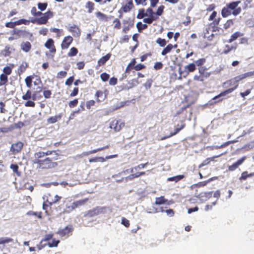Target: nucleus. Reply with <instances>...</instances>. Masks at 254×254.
Here are the masks:
<instances>
[{
    "instance_id": "obj_1",
    "label": "nucleus",
    "mask_w": 254,
    "mask_h": 254,
    "mask_svg": "<svg viewBox=\"0 0 254 254\" xmlns=\"http://www.w3.org/2000/svg\"><path fill=\"white\" fill-rule=\"evenodd\" d=\"M58 160L57 156L48 157H38L37 155H34L32 162L37 165V168L42 169H50L56 167L58 163L55 161Z\"/></svg>"
},
{
    "instance_id": "obj_2",
    "label": "nucleus",
    "mask_w": 254,
    "mask_h": 254,
    "mask_svg": "<svg viewBox=\"0 0 254 254\" xmlns=\"http://www.w3.org/2000/svg\"><path fill=\"white\" fill-rule=\"evenodd\" d=\"M240 3V0H237L227 3L221 10L222 16L225 18L231 14L234 16L239 15L242 11L241 7L238 6Z\"/></svg>"
},
{
    "instance_id": "obj_3",
    "label": "nucleus",
    "mask_w": 254,
    "mask_h": 254,
    "mask_svg": "<svg viewBox=\"0 0 254 254\" xmlns=\"http://www.w3.org/2000/svg\"><path fill=\"white\" fill-rule=\"evenodd\" d=\"M41 15H42V16L39 18H36L32 19L31 22L32 23H36L38 25L46 24L48 22V19L53 17V12L50 10L44 13L41 11H37L35 16H39Z\"/></svg>"
},
{
    "instance_id": "obj_4",
    "label": "nucleus",
    "mask_w": 254,
    "mask_h": 254,
    "mask_svg": "<svg viewBox=\"0 0 254 254\" xmlns=\"http://www.w3.org/2000/svg\"><path fill=\"white\" fill-rule=\"evenodd\" d=\"M124 126V123L116 119L113 120L110 123V128L115 132L120 131Z\"/></svg>"
},
{
    "instance_id": "obj_5",
    "label": "nucleus",
    "mask_w": 254,
    "mask_h": 254,
    "mask_svg": "<svg viewBox=\"0 0 254 254\" xmlns=\"http://www.w3.org/2000/svg\"><path fill=\"white\" fill-rule=\"evenodd\" d=\"M196 69L195 64L194 63H190L189 64L186 65L185 66V71H182L181 70V68L179 69V74L181 76H183L186 77L188 75L189 73L192 72L194 71Z\"/></svg>"
},
{
    "instance_id": "obj_6",
    "label": "nucleus",
    "mask_w": 254,
    "mask_h": 254,
    "mask_svg": "<svg viewBox=\"0 0 254 254\" xmlns=\"http://www.w3.org/2000/svg\"><path fill=\"white\" fill-rule=\"evenodd\" d=\"M73 41V39L71 36H67L64 38L62 43H61V48L62 50H66L67 49L71 44L72 43Z\"/></svg>"
},
{
    "instance_id": "obj_7",
    "label": "nucleus",
    "mask_w": 254,
    "mask_h": 254,
    "mask_svg": "<svg viewBox=\"0 0 254 254\" xmlns=\"http://www.w3.org/2000/svg\"><path fill=\"white\" fill-rule=\"evenodd\" d=\"M35 155H37V158L38 157H45L48 155H51V157L57 156L58 159H59V155L55 150H48L46 152L39 151L34 154Z\"/></svg>"
},
{
    "instance_id": "obj_8",
    "label": "nucleus",
    "mask_w": 254,
    "mask_h": 254,
    "mask_svg": "<svg viewBox=\"0 0 254 254\" xmlns=\"http://www.w3.org/2000/svg\"><path fill=\"white\" fill-rule=\"evenodd\" d=\"M103 208L99 207H95L92 209L87 211L85 214L84 216L87 217H92L96 215H98L103 211Z\"/></svg>"
},
{
    "instance_id": "obj_9",
    "label": "nucleus",
    "mask_w": 254,
    "mask_h": 254,
    "mask_svg": "<svg viewBox=\"0 0 254 254\" xmlns=\"http://www.w3.org/2000/svg\"><path fill=\"white\" fill-rule=\"evenodd\" d=\"M23 143L21 141L13 143L10 147V151L13 154H16L20 152L23 148Z\"/></svg>"
},
{
    "instance_id": "obj_10",
    "label": "nucleus",
    "mask_w": 254,
    "mask_h": 254,
    "mask_svg": "<svg viewBox=\"0 0 254 254\" xmlns=\"http://www.w3.org/2000/svg\"><path fill=\"white\" fill-rule=\"evenodd\" d=\"M118 157V154H114L112 155L107 156L105 158L103 157H95L92 158H90L89 160L90 163L101 162H104L106 160L116 158Z\"/></svg>"
},
{
    "instance_id": "obj_11",
    "label": "nucleus",
    "mask_w": 254,
    "mask_h": 254,
    "mask_svg": "<svg viewBox=\"0 0 254 254\" xmlns=\"http://www.w3.org/2000/svg\"><path fill=\"white\" fill-rule=\"evenodd\" d=\"M72 230L73 228L71 226H66L64 229L58 230L57 233L62 237H68L69 233H71Z\"/></svg>"
},
{
    "instance_id": "obj_12",
    "label": "nucleus",
    "mask_w": 254,
    "mask_h": 254,
    "mask_svg": "<svg viewBox=\"0 0 254 254\" xmlns=\"http://www.w3.org/2000/svg\"><path fill=\"white\" fill-rule=\"evenodd\" d=\"M227 85V87L232 86L228 89H233V92L239 86V84L237 83L235 78L227 80L223 84V86Z\"/></svg>"
},
{
    "instance_id": "obj_13",
    "label": "nucleus",
    "mask_w": 254,
    "mask_h": 254,
    "mask_svg": "<svg viewBox=\"0 0 254 254\" xmlns=\"http://www.w3.org/2000/svg\"><path fill=\"white\" fill-rule=\"evenodd\" d=\"M45 46L49 50L51 53L55 54L56 52V48L54 45V41L53 39L51 38L48 39L45 43Z\"/></svg>"
},
{
    "instance_id": "obj_14",
    "label": "nucleus",
    "mask_w": 254,
    "mask_h": 254,
    "mask_svg": "<svg viewBox=\"0 0 254 254\" xmlns=\"http://www.w3.org/2000/svg\"><path fill=\"white\" fill-rule=\"evenodd\" d=\"M68 31L71 33L74 37H79L80 36L81 30L79 27L75 24L69 26Z\"/></svg>"
},
{
    "instance_id": "obj_15",
    "label": "nucleus",
    "mask_w": 254,
    "mask_h": 254,
    "mask_svg": "<svg viewBox=\"0 0 254 254\" xmlns=\"http://www.w3.org/2000/svg\"><path fill=\"white\" fill-rule=\"evenodd\" d=\"M126 3L123 4L120 8L125 13L128 12L134 7L132 0H125Z\"/></svg>"
},
{
    "instance_id": "obj_16",
    "label": "nucleus",
    "mask_w": 254,
    "mask_h": 254,
    "mask_svg": "<svg viewBox=\"0 0 254 254\" xmlns=\"http://www.w3.org/2000/svg\"><path fill=\"white\" fill-rule=\"evenodd\" d=\"M246 158V156H244L239 160H238L236 162L234 163L232 165L228 166V171H234L236 169H237L239 166H240L242 163L244 162Z\"/></svg>"
},
{
    "instance_id": "obj_17",
    "label": "nucleus",
    "mask_w": 254,
    "mask_h": 254,
    "mask_svg": "<svg viewBox=\"0 0 254 254\" xmlns=\"http://www.w3.org/2000/svg\"><path fill=\"white\" fill-rule=\"evenodd\" d=\"M95 15L97 18L99 19V20L103 22H107L110 19H111L114 17L113 16L110 15L108 16L107 15L102 13L100 11H97L95 13Z\"/></svg>"
},
{
    "instance_id": "obj_18",
    "label": "nucleus",
    "mask_w": 254,
    "mask_h": 254,
    "mask_svg": "<svg viewBox=\"0 0 254 254\" xmlns=\"http://www.w3.org/2000/svg\"><path fill=\"white\" fill-rule=\"evenodd\" d=\"M51 197L52 195L50 194H49L46 199V202L49 204L50 206H51L53 204L59 202L62 198L61 196H60L57 194L55 196L54 198H51Z\"/></svg>"
},
{
    "instance_id": "obj_19",
    "label": "nucleus",
    "mask_w": 254,
    "mask_h": 254,
    "mask_svg": "<svg viewBox=\"0 0 254 254\" xmlns=\"http://www.w3.org/2000/svg\"><path fill=\"white\" fill-rule=\"evenodd\" d=\"M54 234L53 233H50L48 234L45 235L44 238L41 240L40 242V243L39 245H38V248L39 250H41L43 248H44L47 244H45L44 245H42V243L43 242H47L49 241V240H51L53 237Z\"/></svg>"
},
{
    "instance_id": "obj_20",
    "label": "nucleus",
    "mask_w": 254,
    "mask_h": 254,
    "mask_svg": "<svg viewBox=\"0 0 254 254\" xmlns=\"http://www.w3.org/2000/svg\"><path fill=\"white\" fill-rule=\"evenodd\" d=\"M140 176V173L137 172L134 174H131V175H130L129 176L127 177L126 178H122L121 180H117V182H121L122 181H124V180H125L126 182H127L129 180V181L132 180L134 179V178H138Z\"/></svg>"
},
{
    "instance_id": "obj_21",
    "label": "nucleus",
    "mask_w": 254,
    "mask_h": 254,
    "mask_svg": "<svg viewBox=\"0 0 254 254\" xmlns=\"http://www.w3.org/2000/svg\"><path fill=\"white\" fill-rule=\"evenodd\" d=\"M111 54L110 53L107 54L105 56L102 57L98 61V66H101L105 64L110 59Z\"/></svg>"
},
{
    "instance_id": "obj_22",
    "label": "nucleus",
    "mask_w": 254,
    "mask_h": 254,
    "mask_svg": "<svg viewBox=\"0 0 254 254\" xmlns=\"http://www.w3.org/2000/svg\"><path fill=\"white\" fill-rule=\"evenodd\" d=\"M20 47L23 51L27 53L29 52L31 49V44L28 41L23 42L20 45Z\"/></svg>"
},
{
    "instance_id": "obj_23",
    "label": "nucleus",
    "mask_w": 254,
    "mask_h": 254,
    "mask_svg": "<svg viewBox=\"0 0 254 254\" xmlns=\"http://www.w3.org/2000/svg\"><path fill=\"white\" fill-rule=\"evenodd\" d=\"M12 35H16L19 37L24 36V35L29 34V33L25 30H20L14 29L11 32Z\"/></svg>"
},
{
    "instance_id": "obj_24",
    "label": "nucleus",
    "mask_w": 254,
    "mask_h": 254,
    "mask_svg": "<svg viewBox=\"0 0 254 254\" xmlns=\"http://www.w3.org/2000/svg\"><path fill=\"white\" fill-rule=\"evenodd\" d=\"M89 199L88 198H85L83 199L77 200L72 202L74 207L76 209L81 206L84 205L86 202H88Z\"/></svg>"
},
{
    "instance_id": "obj_25",
    "label": "nucleus",
    "mask_w": 254,
    "mask_h": 254,
    "mask_svg": "<svg viewBox=\"0 0 254 254\" xmlns=\"http://www.w3.org/2000/svg\"><path fill=\"white\" fill-rule=\"evenodd\" d=\"M199 74L204 76L205 78H208L210 75V73L206 72L207 68L206 66H202L198 68Z\"/></svg>"
},
{
    "instance_id": "obj_26",
    "label": "nucleus",
    "mask_w": 254,
    "mask_h": 254,
    "mask_svg": "<svg viewBox=\"0 0 254 254\" xmlns=\"http://www.w3.org/2000/svg\"><path fill=\"white\" fill-rule=\"evenodd\" d=\"M109 148V145H106V146H105L104 147H101V148H97V149H94V150L88 151V152H83V154L84 156H87V155H90L91 154L95 153H96V152H97L98 151H102V150H103L106 149H108Z\"/></svg>"
},
{
    "instance_id": "obj_27",
    "label": "nucleus",
    "mask_w": 254,
    "mask_h": 254,
    "mask_svg": "<svg viewBox=\"0 0 254 254\" xmlns=\"http://www.w3.org/2000/svg\"><path fill=\"white\" fill-rule=\"evenodd\" d=\"M62 118V115L61 114L52 116L50 117L47 120V122L49 124H54L56 123L57 121L60 120Z\"/></svg>"
},
{
    "instance_id": "obj_28",
    "label": "nucleus",
    "mask_w": 254,
    "mask_h": 254,
    "mask_svg": "<svg viewBox=\"0 0 254 254\" xmlns=\"http://www.w3.org/2000/svg\"><path fill=\"white\" fill-rule=\"evenodd\" d=\"M233 92V89H226L222 92H221L217 96H215L214 98H212V100H216L220 97L227 96V95Z\"/></svg>"
},
{
    "instance_id": "obj_29",
    "label": "nucleus",
    "mask_w": 254,
    "mask_h": 254,
    "mask_svg": "<svg viewBox=\"0 0 254 254\" xmlns=\"http://www.w3.org/2000/svg\"><path fill=\"white\" fill-rule=\"evenodd\" d=\"M186 126V124L185 123H183L181 125V127H176L175 129L174 132H171L170 134L167 136V137H164L162 139H165L168 137L174 136L177 134L181 130H182L183 128H184Z\"/></svg>"
},
{
    "instance_id": "obj_30",
    "label": "nucleus",
    "mask_w": 254,
    "mask_h": 254,
    "mask_svg": "<svg viewBox=\"0 0 254 254\" xmlns=\"http://www.w3.org/2000/svg\"><path fill=\"white\" fill-rule=\"evenodd\" d=\"M28 66V64L26 63H22L17 69V73L18 75L22 74L26 70Z\"/></svg>"
},
{
    "instance_id": "obj_31",
    "label": "nucleus",
    "mask_w": 254,
    "mask_h": 254,
    "mask_svg": "<svg viewBox=\"0 0 254 254\" xmlns=\"http://www.w3.org/2000/svg\"><path fill=\"white\" fill-rule=\"evenodd\" d=\"M94 6L95 4L93 2L90 1H87L85 6V8L88 10V12L89 13L92 12V11L94 9Z\"/></svg>"
},
{
    "instance_id": "obj_32",
    "label": "nucleus",
    "mask_w": 254,
    "mask_h": 254,
    "mask_svg": "<svg viewBox=\"0 0 254 254\" xmlns=\"http://www.w3.org/2000/svg\"><path fill=\"white\" fill-rule=\"evenodd\" d=\"M184 178H185V176L184 175H180L168 178L167 179V181H168V182L174 181L175 182H178L179 181L184 179Z\"/></svg>"
},
{
    "instance_id": "obj_33",
    "label": "nucleus",
    "mask_w": 254,
    "mask_h": 254,
    "mask_svg": "<svg viewBox=\"0 0 254 254\" xmlns=\"http://www.w3.org/2000/svg\"><path fill=\"white\" fill-rule=\"evenodd\" d=\"M173 48V45L172 44H169L162 51L161 55L165 56L168 53H170Z\"/></svg>"
},
{
    "instance_id": "obj_34",
    "label": "nucleus",
    "mask_w": 254,
    "mask_h": 254,
    "mask_svg": "<svg viewBox=\"0 0 254 254\" xmlns=\"http://www.w3.org/2000/svg\"><path fill=\"white\" fill-rule=\"evenodd\" d=\"M237 48L236 46L226 45L225 46L223 53L224 54H227L232 50H235Z\"/></svg>"
},
{
    "instance_id": "obj_35",
    "label": "nucleus",
    "mask_w": 254,
    "mask_h": 254,
    "mask_svg": "<svg viewBox=\"0 0 254 254\" xmlns=\"http://www.w3.org/2000/svg\"><path fill=\"white\" fill-rule=\"evenodd\" d=\"M128 86L126 87V89H129L133 88L137 84H138V81L137 79H132L128 81Z\"/></svg>"
},
{
    "instance_id": "obj_36",
    "label": "nucleus",
    "mask_w": 254,
    "mask_h": 254,
    "mask_svg": "<svg viewBox=\"0 0 254 254\" xmlns=\"http://www.w3.org/2000/svg\"><path fill=\"white\" fill-rule=\"evenodd\" d=\"M168 200L166 199L164 196H161L159 197H156L155 200V204L157 205H161L166 203Z\"/></svg>"
},
{
    "instance_id": "obj_37",
    "label": "nucleus",
    "mask_w": 254,
    "mask_h": 254,
    "mask_svg": "<svg viewBox=\"0 0 254 254\" xmlns=\"http://www.w3.org/2000/svg\"><path fill=\"white\" fill-rule=\"evenodd\" d=\"M243 35V34L242 33H241L239 31H237L236 32H235L234 33H233L231 36V37L228 40V42L229 43H231L233 41H235V40H236L238 37L241 36Z\"/></svg>"
},
{
    "instance_id": "obj_38",
    "label": "nucleus",
    "mask_w": 254,
    "mask_h": 254,
    "mask_svg": "<svg viewBox=\"0 0 254 254\" xmlns=\"http://www.w3.org/2000/svg\"><path fill=\"white\" fill-rule=\"evenodd\" d=\"M206 61L205 58H200L195 61L194 63L195 64V66L199 68V67L203 66V65L205 63Z\"/></svg>"
},
{
    "instance_id": "obj_39",
    "label": "nucleus",
    "mask_w": 254,
    "mask_h": 254,
    "mask_svg": "<svg viewBox=\"0 0 254 254\" xmlns=\"http://www.w3.org/2000/svg\"><path fill=\"white\" fill-rule=\"evenodd\" d=\"M234 24V20L232 19H228L223 24V28L224 29L227 30L232 26Z\"/></svg>"
},
{
    "instance_id": "obj_40",
    "label": "nucleus",
    "mask_w": 254,
    "mask_h": 254,
    "mask_svg": "<svg viewBox=\"0 0 254 254\" xmlns=\"http://www.w3.org/2000/svg\"><path fill=\"white\" fill-rule=\"evenodd\" d=\"M8 81L7 76L3 73L0 75V86L5 84Z\"/></svg>"
},
{
    "instance_id": "obj_41",
    "label": "nucleus",
    "mask_w": 254,
    "mask_h": 254,
    "mask_svg": "<svg viewBox=\"0 0 254 254\" xmlns=\"http://www.w3.org/2000/svg\"><path fill=\"white\" fill-rule=\"evenodd\" d=\"M78 52V49L76 48L73 47L70 48L67 53V56L70 57H74L77 54Z\"/></svg>"
},
{
    "instance_id": "obj_42",
    "label": "nucleus",
    "mask_w": 254,
    "mask_h": 254,
    "mask_svg": "<svg viewBox=\"0 0 254 254\" xmlns=\"http://www.w3.org/2000/svg\"><path fill=\"white\" fill-rule=\"evenodd\" d=\"M60 240H56L55 239H52V241L51 242H48L47 244V245L50 248H53V247H57L59 244L60 243Z\"/></svg>"
},
{
    "instance_id": "obj_43",
    "label": "nucleus",
    "mask_w": 254,
    "mask_h": 254,
    "mask_svg": "<svg viewBox=\"0 0 254 254\" xmlns=\"http://www.w3.org/2000/svg\"><path fill=\"white\" fill-rule=\"evenodd\" d=\"M192 103H193L188 104L186 106L182 107L179 110H178L176 112V114L175 115V117L178 116L179 115H180L181 114L183 113L186 110V109L188 108H189Z\"/></svg>"
},
{
    "instance_id": "obj_44",
    "label": "nucleus",
    "mask_w": 254,
    "mask_h": 254,
    "mask_svg": "<svg viewBox=\"0 0 254 254\" xmlns=\"http://www.w3.org/2000/svg\"><path fill=\"white\" fill-rule=\"evenodd\" d=\"M33 78V76H28L25 79V82L27 87L30 88L32 86V79Z\"/></svg>"
},
{
    "instance_id": "obj_45",
    "label": "nucleus",
    "mask_w": 254,
    "mask_h": 254,
    "mask_svg": "<svg viewBox=\"0 0 254 254\" xmlns=\"http://www.w3.org/2000/svg\"><path fill=\"white\" fill-rule=\"evenodd\" d=\"M114 28L115 29H120L121 28V23L119 18H115L113 21Z\"/></svg>"
},
{
    "instance_id": "obj_46",
    "label": "nucleus",
    "mask_w": 254,
    "mask_h": 254,
    "mask_svg": "<svg viewBox=\"0 0 254 254\" xmlns=\"http://www.w3.org/2000/svg\"><path fill=\"white\" fill-rule=\"evenodd\" d=\"M13 240L10 238H0V245L13 242Z\"/></svg>"
},
{
    "instance_id": "obj_47",
    "label": "nucleus",
    "mask_w": 254,
    "mask_h": 254,
    "mask_svg": "<svg viewBox=\"0 0 254 254\" xmlns=\"http://www.w3.org/2000/svg\"><path fill=\"white\" fill-rule=\"evenodd\" d=\"M32 93L30 90H28L26 93L23 95L22 97V99L23 100H30L31 98Z\"/></svg>"
},
{
    "instance_id": "obj_48",
    "label": "nucleus",
    "mask_w": 254,
    "mask_h": 254,
    "mask_svg": "<svg viewBox=\"0 0 254 254\" xmlns=\"http://www.w3.org/2000/svg\"><path fill=\"white\" fill-rule=\"evenodd\" d=\"M10 169H11L13 171L16 173L18 176H20V172H19L18 171V166L17 164H12L10 165Z\"/></svg>"
},
{
    "instance_id": "obj_49",
    "label": "nucleus",
    "mask_w": 254,
    "mask_h": 254,
    "mask_svg": "<svg viewBox=\"0 0 254 254\" xmlns=\"http://www.w3.org/2000/svg\"><path fill=\"white\" fill-rule=\"evenodd\" d=\"M156 42L159 45L160 47H163L166 45V41L164 39L158 38L157 39Z\"/></svg>"
},
{
    "instance_id": "obj_50",
    "label": "nucleus",
    "mask_w": 254,
    "mask_h": 254,
    "mask_svg": "<svg viewBox=\"0 0 254 254\" xmlns=\"http://www.w3.org/2000/svg\"><path fill=\"white\" fill-rule=\"evenodd\" d=\"M148 164V162H146L144 164H140L138 165H137V166H135L133 168H132L130 169V172H133V170H136L137 169H142V168H144V167H145Z\"/></svg>"
},
{
    "instance_id": "obj_51",
    "label": "nucleus",
    "mask_w": 254,
    "mask_h": 254,
    "mask_svg": "<svg viewBox=\"0 0 254 254\" xmlns=\"http://www.w3.org/2000/svg\"><path fill=\"white\" fill-rule=\"evenodd\" d=\"M138 30L140 32L141 30L145 29L147 28V25L145 24H142L141 22H138L136 24Z\"/></svg>"
},
{
    "instance_id": "obj_52",
    "label": "nucleus",
    "mask_w": 254,
    "mask_h": 254,
    "mask_svg": "<svg viewBox=\"0 0 254 254\" xmlns=\"http://www.w3.org/2000/svg\"><path fill=\"white\" fill-rule=\"evenodd\" d=\"M38 8L41 10V11H44L45 10L47 6L48 3L47 2L42 3V2H39L37 4Z\"/></svg>"
},
{
    "instance_id": "obj_53",
    "label": "nucleus",
    "mask_w": 254,
    "mask_h": 254,
    "mask_svg": "<svg viewBox=\"0 0 254 254\" xmlns=\"http://www.w3.org/2000/svg\"><path fill=\"white\" fill-rule=\"evenodd\" d=\"M16 22L17 25H19L21 24L28 25L30 23V21L25 19H20L16 21Z\"/></svg>"
},
{
    "instance_id": "obj_54",
    "label": "nucleus",
    "mask_w": 254,
    "mask_h": 254,
    "mask_svg": "<svg viewBox=\"0 0 254 254\" xmlns=\"http://www.w3.org/2000/svg\"><path fill=\"white\" fill-rule=\"evenodd\" d=\"M215 157H214V158ZM213 157L212 158H207L205 160H203L202 163L199 165V167H201L202 166L208 165L211 161L213 160Z\"/></svg>"
},
{
    "instance_id": "obj_55",
    "label": "nucleus",
    "mask_w": 254,
    "mask_h": 254,
    "mask_svg": "<svg viewBox=\"0 0 254 254\" xmlns=\"http://www.w3.org/2000/svg\"><path fill=\"white\" fill-rule=\"evenodd\" d=\"M133 25V23L129 22L127 26L125 25L123 28V32L126 33L128 31L130 28Z\"/></svg>"
},
{
    "instance_id": "obj_56",
    "label": "nucleus",
    "mask_w": 254,
    "mask_h": 254,
    "mask_svg": "<svg viewBox=\"0 0 254 254\" xmlns=\"http://www.w3.org/2000/svg\"><path fill=\"white\" fill-rule=\"evenodd\" d=\"M67 75V72L65 71H61L58 72L57 75V78L58 79H61L65 77Z\"/></svg>"
},
{
    "instance_id": "obj_57",
    "label": "nucleus",
    "mask_w": 254,
    "mask_h": 254,
    "mask_svg": "<svg viewBox=\"0 0 254 254\" xmlns=\"http://www.w3.org/2000/svg\"><path fill=\"white\" fill-rule=\"evenodd\" d=\"M100 77L103 81L105 82L109 79L110 75L109 74L104 72L101 74Z\"/></svg>"
},
{
    "instance_id": "obj_58",
    "label": "nucleus",
    "mask_w": 254,
    "mask_h": 254,
    "mask_svg": "<svg viewBox=\"0 0 254 254\" xmlns=\"http://www.w3.org/2000/svg\"><path fill=\"white\" fill-rule=\"evenodd\" d=\"M103 95V91H102L101 90H98L96 91L95 96L96 97L97 102H101V100L99 99V98L102 97Z\"/></svg>"
},
{
    "instance_id": "obj_59",
    "label": "nucleus",
    "mask_w": 254,
    "mask_h": 254,
    "mask_svg": "<svg viewBox=\"0 0 254 254\" xmlns=\"http://www.w3.org/2000/svg\"><path fill=\"white\" fill-rule=\"evenodd\" d=\"M146 66L142 64H138L133 66V69H134L136 71H139L141 69L145 68Z\"/></svg>"
},
{
    "instance_id": "obj_60",
    "label": "nucleus",
    "mask_w": 254,
    "mask_h": 254,
    "mask_svg": "<svg viewBox=\"0 0 254 254\" xmlns=\"http://www.w3.org/2000/svg\"><path fill=\"white\" fill-rule=\"evenodd\" d=\"M3 71L4 72V74H5L6 75H9L11 74L12 72V69L10 67L6 66L3 68Z\"/></svg>"
},
{
    "instance_id": "obj_61",
    "label": "nucleus",
    "mask_w": 254,
    "mask_h": 254,
    "mask_svg": "<svg viewBox=\"0 0 254 254\" xmlns=\"http://www.w3.org/2000/svg\"><path fill=\"white\" fill-rule=\"evenodd\" d=\"M26 101H27L24 103L25 107H34L35 106V103L33 101L30 100Z\"/></svg>"
},
{
    "instance_id": "obj_62",
    "label": "nucleus",
    "mask_w": 254,
    "mask_h": 254,
    "mask_svg": "<svg viewBox=\"0 0 254 254\" xmlns=\"http://www.w3.org/2000/svg\"><path fill=\"white\" fill-rule=\"evenodd\" d=\"M78 103V101L77 99H75L72 101H70L68 103V105L70 108H73L76 107Z\"/></svg>"
},
{
    "instance_id": "obj_63",
    "label": "nucleus",
    "mask_w": 254,
    "mask_h": 254,
    "mask_svg": "<svg viewBox=\"0 0 254 254\" xmlns=\"http://www.w3.org/2000/svg\"><path fill=\"white\" fill-rule=\"evenodd\" d=\"M145 16H147L146 13L144 12V10L143 9H141L139 10V12L137 15V18L138 19H141Z\"/></svg>"
},
{
    "instance_id": "obj_64",
    "label": "nucleus",
    "mask_w": 254,
    "mask_h": 254,
    "mask_svg": "<svg viewBox=\"0 0 254 254\" xmlns=\"http://www.w3.org/2000/svg\"><path fill=\"white\" fill-rule=\"evenodd\" d=\"M95 104V102L93 100H91L88 101L86 103V107L87 109H90L92 106H94Z\"/></svg>"
}]
</instances>
